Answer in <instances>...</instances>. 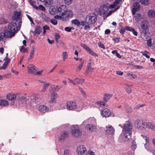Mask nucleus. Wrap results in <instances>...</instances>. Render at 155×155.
Instances as JSON below:
<instances>
[{
    "label": "nucleus",
    "instance_id": "f257e3e1",
    "mask_svg": "<svg viewBox=\"0 0 155 155\" xmlns=\"http://www.w3.org/2000/svg\"><path fill=\"white\" fill-rule=\"evenodd\" d=\"M17 99L25 104L30 103L33 106H35V104L40 102L41 101V99L38 97V95L35 94L32 95L30 97L28 96L24 97L21 96L18 97Z\"/></svg>",
    "mask_w": 155,
    "mask_h": 155
},
{
    "label": "nucleus",
    "instance_id": "f03ea898",
    "mask_svg": "<svg viewBox=\"0 0 155 155\" xmlns=\"http://www.w3.org/2000/svg\"><path fill=\"white\" fill-rule=\"evenodd\" d=\"M57 13L59 15L66 16L68 19L73 17L74 14L73 12L67 9V6L65 5H61L57 9Z\"/></svg>",
    "mask_w": 155,
    "mask_h": 155
},
{
    "label": "nucleus",
    "instance_id": "7ed1b4c3",
    "mask_svg": "<svg viewBox=\"0 0 155 155\" xmlns=\"http://www.w3.org/2000/svg\"><path fill=\"white\" fill-rule=\"evenodd\" d=\"M109 8H110L109 7L106 5H104L101 6L99 8V13L101 15H103V18L104 19L106 18L107 17L110 15L112 13L115 11L114 10L113 11H111L107 13Z\"/></svg>",
    "mask_w": 155,
    "mask_h": 155
},
{
    "label": "nucleus",
    "instance_id": "20e7f679",
    "mask_svg": "<svg viewBox=\"0 0 155 155\" xmlns=\"http://www.w3.org/2000/svg\"><path fill=\"white\" fill-rule=\"evenodd\" d=\"M67 109L69 110H73L75 109L77 111H80L82 110V107L81 106H78L77 104L74 102L70 101L68 102L66 104Z\"/></svg>",
    "mask_w": 155,
    "mask_h": 155
},
{
    "label": "nucleus",
    "instance_id": "39448f33",
    "mask_svg": "<svg viewBox=\"0 0 155 155\" xmlns=\"http://www.w3.org/2000/svg\"><path fill=\"white\" fill-rule=\"evenodd\" d=\"M71 129V133L73 136L78 137L81 135L82 131L77 125L73 126Z\"/></svg>",
    "mask_w": 155,
    "mask_h": 155
},
{
    "label": "nucleus",
    "instance_id": "423d86ee",
    "mask_svg": "<svg viewBox=\"0 0 155 155\" xmlns=\"http://www.w3.org/2000/svg\"><path fill=\"white\" fill-rule=\"evenodd\" d=\"M132 126L131 123L128 121H126L124 125V128L123 130V132H126L128 133L129 136L130 137L131 134V130Z\"/></svg>",
    "mask_w": 155,
    "mask_h": 155
},
{
    "label": "nucleus",
    "instance_id": "0eeeda50",
    "mask_svg": "<svg viewBox=\"0 0 155 155\" xmlns=\"http://www.w3.org/2000/svg\"><path fill=\"white\" fill-rule=\"evenodd\" d=\"M86 21L88 22V25H90L94 23L97 19V15L94 14L88 15L86 18Z\"/></svg>",
    "mask_w": 155,
    "mask_h": 155
},
{
    "label": "nucleus",
    "instance_id": "6e6552de",
    "mask_svg": "<svg viewBox=\"0 0 155 155\" xmlns=\"http://www.w3.org/2000/svg\"><path fill=\"white\" fill-rule=\"evenodd\" d=\"M135 127L139 130H143L146 127L145 123L142 120L137 119L134 122Z\"/></svg>",
    "mask_w": 155,
    "mask_h": 155
},
{
    "label": "nucleus",
    "instance_id": "1a4fd4ad",
    "mask_svg": "<svg viewBox=\"0 0 155 155\" xmlns=\"http://www.w3.org/2000/svg\"><path fill=\"white\" fill-rule=\"evenodd\" d=\"M8 29L15 34L17 31L20 30L17 27V24L15 22H12L8 24Z\"/></svg>",
    "mask_w": 155,
    "mask_h": 155
},
{
    "label": "nucleus",
    "instance_id": "9d476101",
    "mask_svg": "<svg viewBox=\"0 0 155 155\" xmlns=\"http://www.w3.org/2000/svg\"><path fill=\"white\" fill-rule=\"evenodd\" d=\"M76 152L78 155H85L87 150L84 146L80 145L77 147Z\"/></svg>",
    "mask_w": 155,
    "mask_h": 155
},
{
    "label": "nucleus",
    "instance_id": "9b49d317",
    "mask_svg": "<svg viewBox=\"0 0 155 155\" xmlns=\"http://www.w3.org/2000/svg\"><path fill=\"white\" fill-rule=\"evenodd\" d=\"M35 0H29L28 1V2L36 10H38V9H39L40 10L42 11H45V8L43 6L41 5H40L38 7L36 6L37 5L39 4V0H38V3H35Z\"/></svg>",
    "mask_w": 155,
    "mask_h": 155
},
{
    "label": "nucleus",
    "instance_id": "f8f14e48",
    "mask_svg": "<svg viewBox=\"0 0 155 155\" xmlns=\"http://www.w3.org/2000/svg\"><path fill=\"white\" fill-rule=\"evenodd\" d=\"M27 69L28 73L32 74H36V71H37V68L33 65L29 64L27 66Z\"/></svg>",
    "mask_w": 155,
    "mask_h": 155
},
{
    "label": "nucleus",
    "instance_id": "ddd939ff",
    "mask_svg": "<svg viewBox=\"0 0 155 155\" xmlns=\"http://www.w3.org/2000/svg\"><path fill=\"white\" fill-rule=\"evenodd\" d=\"M101 114L103 117H108L111 115V112L107 108L101 109Z\"/></svg>",
    "mask_w": 155,
    "mask_h": 155
},
{
    "label": "nucleus",
    "instance_id": "4468645a",
    "mask_svg": "<svg viewBox=\"0 0 155 155\" xmlns=\"http://www.w3.org/2000/svg\"><path fill=\"white\" fill-rule=\"evenodd\" d=\"M105 131L107 134H114L115 130L114 128L112 126L110 125H108V126L106 127Z\"/></svg>",
    "mask_w": 155,
    "mask_h": 155
},
{
    "label": "nucleus",
    "instance_id": "2eb2a0df",
    "mask_svg": "<svg viewBox=\"0 0 155 155\" xmlns=\"http://www.w3.org/2000/svg\"><path fill=\"white\" fill-rule=\"evenodd\" d=\"M133 7L132 13L133 15H134L135 14L136 12L140 9L139 3L137 2H134L133 4Z\"/></svg>",
    "mask_w": 155,
    "mask_h": 155
},
{
    "label": "nucleus",
    "instance_id": "dca6fc26",
    "mask_svg": "<svg viewBox=\"0 0 155 155\" xmlns=\"http://www.w3.org/2000/svg\"><path fill=\"white\" fill-rule=\"evenodd\" d=\"M68 136V133L67 132H64L61 133L59 137V139L61 141H64Z\"/></svg>",
    "mask_w": 155,
    "mask_h": 155
},
{
    "label": "nucleus",
    "instance_id": "f3484780",
    "mask_svg": "<svg viewBox=\"0 0 155 155\" xmlns=\"http://www.w3.org/2000/svg\"><path fill=\"white\" fill-rule=\"evenodd\" d=\"M141 28L144 30L147 29L149 27V25H148V23L146 21H143L141 23L140 25Z\"/></svg>",
    "mask_w": 155,
    "mask_h": 155
},
{
    "label": "nucleus",
    "instance_id": "a211bd4d",
    "mask_svg": "<svg viewBox=\"0 0 155 155\" xmlns=\"http://www.w3.org/2000/svg\"><path fill=\"white\" fill-rule=\"evenodd\" d=\"M86 128L88 130L92 131L97 128L96 126L93 124H88L86 126Z\"/></svg>",
    "mask_w": 155,
    "mask_h": 155
},
{
    "label": "nucleus",
    "instance_id": "6ab92c4d",
    "mask_svg": "<svg viewBox=\"0 0 155 155\" xmlns=\"http://www.w3.org/2000/svg\"><path fill=\"white\" fill-rule=\"evenodd\" d=\"M38 110L41 113H45L48 110V109L47 106L41 105L38 107Z\"/></svg>",
    "mask_w": 155,
    "mask_h": 155
},
{
    "label": "nucleus",
    "instance_id": "aec40b11",
    "mask_svg": "<svg viewBox=\"0 0 155 155\" xmlns=\"http://www.w3.org/2000/svg\"><path fill=\"white\" fill-rule=\"evenodd\" d=\"M4 33L5 38H11L14 36L15 34L11 31H6Z\"/></svg>",
    "mask_w": 155,
    "mask_h": 155
},
{
    "label": "nucleus",
    "instance_id": "412c9836",
    "mask_svg": "<svg viewBox=\"0 0 155 155\" xmlns=\"http://www.w3.org/2000/svg\"><path fill=\"white\" fill-rule=\"evenodd\" d=\"M123 135L122 137L123 140L125 141H128L130 139V137L128 135V133L127 132H126V133H124V132H123Z\"/></svg>",
    "mask_w": 155,
    "mask_h": 155
},
{
    "label": "nucleus",
    "instance_id": "4be33fe9",
    "mask_svg": "<svg viewBox=\"0 0 155 155\" xmlns=\"http://www.w3.org/2000/svg\"><path fill=\"white\" fill-rule=\"evenodd\" d=\"M57 8L54 6H51L49 8V12L52 15H54L57 13Z\"/></svg>",
    "mask_w": 155,
    "mask_h": 155
},
{
    "label": "nucleus",
    "instance_id": "5701e85b",
    "mask_svg": "<svg viewBox=\"0 0 155 155\" xmlns=\"http://www.w3.org/2000/svg\"><path fill=\"white\" fill-rule=\"evenodd\" d=\"M54 18L57 19H59L60 20H61L62 21H66L68 20V18L66 16H64L63 15H55L54 17Z\"/></svg>",
    "mask_w": 155,
    "mask_h": 155
},
{
    "label": "nucleus",
    "instance_id": "b1692460",
    "mask_svg": "<svg viewBox=\"0 0 155 155\" xmlns=\"http://www.w3.org/2000/svg\"><path fill=\"white\" fill-rule=\"evenodd\" d=\"M21 15V12H15L13 16V18L14 19L17 20L19 19Z\"/></svg>",
    "mask_w": 155,
    "mask_h": 155
},
{
    "label": "nucleus",
    "instance_id": "393cba45",
    "mask_svg": "<svg viewBox=\"0 0 155 155\" xmlns=\"http://www.w3.org/2000/svg\"><path fill=\"white\" fill-rule=\"evenodd\" d=\"M74 81L75 82V85L81 83L83 84L84 82V80L82 79H80L78 78H75L74 79Z\"/></svg>",
    "mask_w": 155,
    "mask_h": 155
},
{
    "label": "nucleus",
    "instance_id": "a878e982",
    "mask_svg": "<svg viewBox=\"0 0 155 155\" xmlns=\"http://www.w3.org/2000/svg\"><path fill=\"white\" fill-rule=\"evenodd\" d=\"M16 97V96L15 94H9L7 97V98L10 100H14Z\"/></svg>",
    "mask_w": 155,
    "mask_h": 155
},
{
    "label": "nucleus",
    "instance_id": "bb28decb",
    "mask_svg": "<svg viewBox=\"0 0 155 155\" xmlns=\"http://www.w3.org/2000/svg\"><path fill=\"white\" fill-rule=\"evenodd\" d=\"M94 68H92L91 66H87V69L86 71V73L88 74L92 72L94 70Z\"/></svg>",
    "mask_w": 155,
    "mask_h": 155
},
{
    "label": "nucleus",
    "instance_id": "cd10ccee",
    "mask_svg": "<svg viewBox=\"0 0 155 155\" xmlns=\"http://www.w3.org/2000/svg\"><path fill=\"white\" fill-rule=\"evenodd\" d=\"M148 15L151 18H153L155 16V12L152 10H150L148 12Z\"/></svg>",
    "mask_w": 155,
    "mask_h": 155
},
{
    "label": "nucleus",
    "instance_id": "c85d7f7f",
    "mask_svg": "<svg viewBox=\"0 0 155 155\" xmlns=\"http://www.w3.org/2000/svg\"><path fill=\"white\" fill-rule=\"evenodd\" d=\"M8 104V102L6 100H0V105L2 106H6Z\"/></svg>",
    "mask_w": 155,
    "mask_h": 155
},
{
    "label": "nucleus",
    "instance_id": "c756f323",
    "mask_svg": "<svg viewBox=\"0 0 155 155\" xmlns=\"http://www.w3.org/2000/svg\"><path fill=\"white\" fill-rule=\"evenodd\" d=\"M84 62V60H82L80 64H79L77 67V68L76 69V71L77 72H79L81 69L83 67V66Z\"/></svg>",
    "mask_w": 155,
    "mask_h": 155
},
{
    "label": "nucleus",
    "instance_id": "7c9ffc66",
    "mask_svg": "<svg viewBox=\"0 0 155 155\" xmlns=\"http://www.w3.org/2000/svg\"><path fill=\"white\" fill-rule=\"evenodd\" d=\"M135 19L138 22L139 21L142 19L143 17L142 15L139 13H137L135 16Z\"/></svg>",
    "mask_w": 155,
    "mask_h": 155
},
{
    "label": "nucleus",
    "instance_id": "2f4dec72",
    "mask_svg": "<svg viewBox=\"0 0 155 155\" xmlns=\"http://www.w3.org/2000/svg\"><path fill=\"white\" fill-rule=\"evenodd\" d=\"M42 31V28L39 26H37L35 30L34 31V33L35 34H39Z\"/></svg>",
    "mask_w": 155,
    "mask_h": 155
},
{
    "label": "nucleus",
    "instance_id": "473e14b6",
    "mask_svg": "<svg viewBox=\"0 0 155 155\" xmlns=\"http://www.w3.org/2000/svg\"><path fill=\"white\" fill-rule=\"evenodd\" d=\"M111 97V95L109 94H106L104 95V99L106 102Z\"/></svg>",
    "mask_w": 155,
    "mask_h": 155
},
{
    "label": "nucleus",
    "instance_id": "72a5a7b5",
    "mask_svg": "<svg viewBox=\"0 0 155 155\" xmlns=\"http://www.w3.org/2000/svg\"><path fill=\"white\" fill-rule=\"evenodd\" d=\"M71 22L72 24L78 26L80 25V21L77 19L72 20Z\"/></svg>",
    "mask_w": 155,
    "mask_h": 155
},
{
    "label": "nucleus",
    "instance_id": "f704fd0d",
    "mask_svg": "<svg viewBox=\"0 0 155 155\" xmlns=\"http://www.w3.org/2000/svg\"><path fill=\"white\" fill-rule=\"evenodd\" d=\"M125 110L128 113H130L132 112V108L130 106L127 105L125 108Z\"/></svg>",
    "mask_w": 155,
    "mask_h": 155
},
{
    "label": "nucleus",
    "instance_id": "c9c22d12",
    "mask_svg": "<svg viewBox=\"0 0 155 155\" xmlns=\"http://www.w3.org/2000/svg\"><path fill=\"white\" fill-rule=\"evenodd\" d=\"M140 3L144 5H149V0H140Z\"/></svg>",
    "mask_w": 155,
    "mask_h": 155
},
{
    "label": "nucleus",
    "instance_id": "e433bc0d",
    "mask_svg": "<svg viewBox=\"0 0 155 155\" xmlns=\"http://www.w3.org/2000/svg\"><path fill=\"white\" fill-rule=\"evenodd\" d=\"M124 1V0H117V10L120 8Z\"/></svg>",
    "mask_w": 155,
    "mask_h": 155
},
{
    "label": "nucleus",
    "instance_id": "4c0bfd02",
    "mask_svg": "<svg viewBox=\"0 0 155 155\" xmlns=\"http://www.w3.org/2000/svg\"><path fill=\"white\" fill-rule=\"evenodd\" d=\"M87 51L92 55L94 56H97V54L95 53L90 48H89V49H88Z\"/></svg>",
    "mask_w": 155,
    "mask_h": 155
},
{
    "label": "nucleus",
    "instance_id": "58836bf2",
    "mask_svg": "<svg viewBox=\"0 0 155 155\" xmlns=\"http://www.w3.org/2000/svg\"><path fill=\"white\" fill-rule=\"evenodd\" d=\"M132 145L131 146V149L133 150H134L137 147V145L135 141H133L132 142Z\"/></svg>",
    "mask_w": 155,
    "mask_h": 155
},
{
    "label": "nucleus",
    "instance_id": "ea45409f",
    "mask_svg": "<svg viewBox=\"0 0 155 155\" xmlns=\"http://www.w3.org/2000/svg\"><path fill=\"white\" fill-rule=\"evenodd\" d=\"M55 38L57 42H58V39L60 38V35L59 33H55Z\"/></svg>",
    "mask_w": 155,
    "mask_h": 155
},
{
    "label": "nucleus",
    "instance_id": "a19ab883",
    "mask_svg": "<svg viewBox=\"0 0 155 155\" xmlns=\"http://www.w3.org/2000/svg\"><path fill=\"white\" fill-rule=\"evenodd\" d=\"M49 85V84L48 83L45 84L41 91H45Z\"/></svg>",
    "mask_w": 155,
    "mask_h": 155
},
{
    "label": "nucleus",
    "instance_id": "79ce46f5",
    "mask_svg": "<svg viewBox=\"0 0 155 155\" xmlns=\"http://www.w3.org/2000/svg\"><path fill=\"white\" fill-rule=\"evenodd\" d=\"M145 104H138L134 108V109H138L140 107H143L144 106H145Z\"/></svg>",
    "mask_w": 155,
    "mask_h": 155
},
{
    "label": "nucleus",
    "instance_id": "37998d69",
    "mask_svg": "<svg viewBox=\"0 0 155 155\" xmlns=\"http://www.w3.org/2000/svg\"><path fill=\"white\" fill-rule=\"evenodd\" d=\"M81 46L84 48L87 51L89 49V47L87 46L86 45L83 43H81L80 44Z\"/></svg>",
    "mask_w": 155,
    "mask_h": 155
},
{
    "label": "nucleus",
    "instance_id": "c03bdc74",
    "mask_svg": "<svg viewBox=\"0 0 155 155\" xmlns=\"http://www.w3.org/2000/svg\"><path fill=\"white\" fill-rule=\"evenodd\" d=\"M68 54L67 52H63L62 54L63 58L64 60H65L68 57Z\"/></svg>",
    "mask_w": 155,
    "mask_h": 155
},
{
    "label": "nucleus",
    "instance_id": "a18cd8bd",
    "mask_svg": "<svg viewBox=\"0 0 155 155\" xmlns=\"http://www.w3.org/2000/svg\"><path fill=\"white\" fill-rule=\"evenodd\" d=\"M88 25V22L86 21V19H85V21H81V22H80V25H82L83 26H84L85 25Z\"/></svg>",
    "mask_w": 155,
    "mask_h": 155
},
{
    "label": "nucleus",
    "instance_id": "49530a36",
    "mask_svg": "<svg viewBox=\"0 0 155 155\" xmlns=\"http://www.w3.org/2000/svg\"><path fill=\"white\" fill-rule=\"evenodd\" d=\"M142 55L145 56L147 58H149L150 56L148 55L149 53L147 51H145L144 53L142 52Z\"/></svg>",
    "mask_w": 155,
    "mask_h": 155
},
{
    "label": "nucleus",
    "instance_id": "de8ad7c7",
    "mask_svg": "<svg viewBox=\"0 0 155 155\" xmlns=\"http://www.w3.org/2000/svg\"><path fill=\"white\" fill-rule=\"evenodd\" d=\"M147 44L148 46L151 47L152 45V40L151 39H149L147 41Z\"/></svg>",
    "mask_w": 155,
    "mask_h": 155
},
{
    "label": "nucleus",
    "instance_id": "09e8293b",
    "mask_svg": "<svg viewBox=\"0 0 155 155\" xmlns=\"http://www.w3.org/2000/svg\"><path fill=\"white\" fill-rule=\"evenodd\" d=\"M5 38L4 33L2 32L0 33V41L2 40Z\"/></svg>",
    "mask_w": 155,
    "mask_h": 155
},
{
    "label": "nucleus",
    "instance_id": "8fccbe9b",
    "mask_svg": "<svg viewBox=\"0 0 155 155\" xmlns=\"http://www.w3.org/2000/svg\"><path fill=\"white\" fill-rule=\"evenodd\" d=\"M20 51L23 52H25L27 51V49L26 48H25L24 46L21 47V48L20 49Z\"/></svg>",
    "mask_w": 155,
    "mask_h": 155
},
{
    "label": "nucleus",
    "instance_id": "3c124183",
    "mask_svg": "<svg viewBox=\"0 0 155 155\" xmlns=\"http://www.w3.org/2000/svg\"><path fill=\"white\" fill-rule=\"evenodd\" d=\"M35 53V50L34 48H32V50L31 51V52L30 54V57L31 58H33L32 55L34 54Z\"/></svg>",
    "mask_w": 155,
    "mask_h": 155
},
{
    "label": "nucleus",
    "instance_id": "603ef678",
    "mask_svg": "<svg viewBox=\"0 0 155 155\" xmlns=\"http://www.w3.org/2000/svg\"><path fill=\"white\" fill-rule=\"evenodd\" d=\"M125 29L127 31H132V30H134V28H132L131 27L127 26L125 27Z\"/></svg>",
    "mask_w": 155,
    "mask_h": 155
},
{
    "label": "nucleus",
    "instance_id": "864d4df0",
    "mask_svg": "<svg viewBox=\"0 0 155 155\" xmlns=\"http://www.w3.org/2000/svg\"><path fill=\"white\" fill-rule=\"evenodd\" d=\"M65 3L67 5H69L71 3L72 0H64Z\"/></svg>",
    "mask_w": 155,
    "mask_h": 155
},
{
    "label": "nucleus",
    "instance_id": "5fc2aeb1",
    "mask_svg": "<svg viewBox=\"0 0 155 155\" xmlns=\"http://www.w3.org/2000/svg\"><path fill=\"white\" fill-rule=\"evenodd\" d=\"M86 154L87 155H95L94 153L91 151H88L87 152Z\"/></svg>",
    "mask_w": 155,
    "mask_h": 155
},
{
    "label": "nucleus",
    "instance_id": "6e6d98bb",
    "mask_svg": "<svg viewBox=\"0 0 155 155\" xmlns=\"http://www.w3.org/2000/svg\"><path fill=\"white\" fill-rule=\"evenodd\" d=\"M93 60L91 59H90L88 61L87 66H91L93 63Z\"/></svg>",
    "mask_w": 155,
    "mask_h": 155
},
{
    "label": "nucleus",
    "instance_id": "4d7b16f0",
    "mask_svg": "<svg viewBox=\"0 0 155 155\" xmlns=\"http://www.w3.org/2000/svg\"><path fill=\"white\" fill-rule=\"evenodd\" d=\"M51 22L54 25H56L57 24V21L54 19H52L51 21Z\"/></svg>",
    "mask_w": 155,
    "mask_h": 155
},
{
    "label": "nucleus",
    "instance_id": "13d9d810",
    "mask_svg": "<svg viewBox=\"0 0 155 155\" xmlns=\"http://www.w3.org/2000/svg\"><path fill=\"white\" fill-rule=\"evenodd\" d=\"M58 97V96L57 93L54 92H52L51 93V97L57 98Z\"/></svg>",
    "mask_w": 155,
    "mask_h": 155
},
{
    "label": "nucleus",
    "instance_id": "bf43d9fd",
    "mask_svg": "<svg viewBox=\"0 0 155 155\" xmlns=\"http://www.w3.org/2000/svg\"><path fill=\"white\" fill-rule=\"evenodd\" d=\"M98 46L104 49L105 48L104 46V44L102 43L101 42H99L98 43Z\"/></svg>",
    "mask_w": 155,
    "mask_h": 155
},
{
    "label": "nucleus",
    "instance_id": "052dcab7",
    "mask_svg": "<svg viewBox=\"0 0 155 155\" xmlns=\"http://www.w3.org/2000/svg\"><path fill=\"white\" fill-rule=\"evenodd\" d=\"M126 91L129 94L131 92V89L130 87L126 88Z\"/></svg>",
    "mask_w": 155,
    "mask_h": 155
},
{
    "label": "nucleus",
    "instance_id": "680f3d73",
    "mask_svg": "<svg viewBox=\"0 0 155 155\" xmlns=\"http://www.w3.org/2000/svg\"><path fill=\"white\" fill-rule=\"evenodd\" d=\"M64 155H69V151L68 150L65 149L64 151Z\"/></svg>",
    "mask_w": 155,
    "mask_h": 155
},
{
    "label": "nucleus",
    "instance_id": "e2e57ef3",
    "mask_svg": "<svg viewBox=\"0 0 155 155\" xmlns=\"http://www.w3.org/2000/svg\"><path fill=\"white\" fill-rule=\"evenodd\" d=\"M97 103L100 105L104 106L105 105V103L103 101H99L97 102Z\"/></svg>",
    "mask_w": 155,
    "mask_h": 155
},
{
    "label": "nucleus",
    "instance_id": "0e129e2a",
    "mask_svg": "<svg viewBox=\"0 0 155 155\" xmlns=\"http://www.w3.org/2000/svg\"><path fill=\"white\" fill-rule=\"evenodd\" d=\"M43 70H41L39 71H38V72L36 71V74H34V75H40L43 72Z\"/></svg>",
    "mask_w": 155,
    "mask_h": 155
},
{
    "label": "nucleus",
    "instance_id": "69168bd1",
    "mask_svg": "<svg viewBox=\"0 0 155 155\" xmlns=\"http://www.w3.org/2000/svg\"><path fill=\"white\" fill-rule=\"evenodd\" d=\"M134 67L137 69H141L143 68V67L140 65H136L134 66Z\"/></svg>",
    "mask_w": 155,
    "mask_h": 155
},
{
    "label": "nucleus",
    "instance_id": "338daca9",
    "mask_svg": "<svg viewBox=\"0 0 155 155\" xmlns=\"http://www.w3.org/2000/svg\"><path fill=\"white\" fill-rule=\"evenodd\" d=\"M48 43L50 44H52L54 43V40H50L49 39H48Z\"/></svg>",
    "mask_w": 155,
    "mask_h": 155
},
{
    "label": "nucleus",
    "instance_id": "774afa93",
    "mask_svg": "<svg viewBox=\"0 0 155 155\" xmlns=\"http://www.w3.org/2000/svg\"><path fill=\"white\" fill-rule=\"evenodd\" d=\"M65 30L66 31L70 32L71 31V29L69 27H66L65 28Z\"/></svg>",
    "mask_w": 155,
    "mask_h": 155
}]
</instances>
